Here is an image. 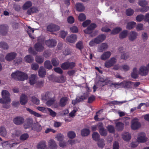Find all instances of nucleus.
<instances>
[{
  "label": "nucleus",
  "instance_id": "obj_54",
  "mask_svg": "<svg viewBox=\"0 0 149 149\" xmlns=\"http://www.w3.org/2000/svg\"><path fill=\"white\" fill-rule=\"evenodd\" d=\"M99 133L100 135L102 136H106L107 134V130L104 128L102 129L99 130Z\"/></svg>",
  "mask_w": 149,
  "mask_h": 149
},
{
  "label": "nucleus",
  "instance_id": "obj_46",
  "mask_svg": "<svg viewBox=\"0 0 149 149\" xmlns=\"http://www.w3.org/2000/svg\"><path fill=\"white\" fill-rule=\"evenodd\" d=\"M128 31L127 30L123 31L119 34V37L120 39H123L125 38L127 36Z\"/></svg>",
  "mask_w": 149,
  "mask_h": 149
},
{
  "label": "nucleus",
  "instance_id": "obj_64",
  "mask_svg": "<svg viewBox=\"0 0 149 149\" xmlns=\"http://www.w3.org/2000/svg\"><path fill=\"white\" fill-rule=\"evenodd\" d=\"M88 97V100L87 102L88 103H91L95 100V97L93 95H91L90 97L89 96Z\"/></svg>",
  "mask_w": 149,
  "mask_h": 149
},
{
  "label": "nucleus",
  "instance_id": "obj_55",
  "mask_svg": "<svg viewBox=\"0 0 149 149\" xmlns=\"http://www.w3.org/2000/svg\"><path fill=\"white\" fill-rule=\"evenodd\" d=\"M68 135L70 138L73 139L75 137L76 134L73 132L70 131L68 133Z\"/></svg>",
  "mask_w": 149,
  "mask_h": 149
},
{
  "label": "nucleus",
  "instance_id": "obj_20",
  "mask_svg": "<svg viewBox=\"0 0 149 149\" xmlns=\"http://www.w3.org/2000/svg\"><path fill=\"white\" fill-rule=\"evenodd\" d=\"M77 39V36L75 34H72L68 36L67 38V40L70 43L75 42Z\"/></svg>",
  "mask_w": 149,
  "mask_h": 149
},
{
  "label": "nucleus",
  "instance_id": "obj_49",
  "mask_svg": "<svg viewBox=\"0 0 149 149\" xmlns=\"http://www.w3.org/2000/svg\"><path fill=\"white\" fill-rule=\"evenodd\" d=\"M55 138L58 141H63L64 136L61 133H58L56 135Z\"/></svg>",
  "mask_w": 149,
  "mask_h": 149
},
{
  "label": "nucleus",
  "instance_id": "obj_36",
  "mask_svg": "<svg viewBox=\"0 0 149 149\" xmlns=\"http://www.w3.org/2000/svg\"><path fill=\"white\" fill-rule=\"evenodd\" d=\"M46 143L44 141L40 142L37 145L38 149H42L46 147Z\"/></svg>",
  "mask_w": 149,
  "mask_h": 149
},
{
  "label": "nucleus",
  "instance_id": "obj_63",
  "mask_svg": "<svg viewBox=\"0 0 149 149\" xmlns=\"http://www.w3.org/2000/svg\"><path fill=\"white\" fill-rule=\"evenodd\" d=\"M76 47L79 49H81L83 48V43L81 41H79L76 44Z\"/></svg>",
  "mask_w": 149,
  "mask_h": 149
},
{
  "label": "nucleus",
  "instance_id": "obj_17",
  "mask_svg": "<svg viewBox=\"0 0 149 149\" xmlns=\"http://www.w3.org/2000/svg\"><path fill=\"white\" fill-rule=\"evenodd\" d=\"M89 93L87 92L84 93L80 96L77 97L78 99V100L80 102L83 101L84 100L86 99L89 96Z\"/></svg>",
  "mask_w": 149,
  "mask_h": 149
},
{
  "label": "nucleus",
  "instance_id": "obj_2",
  "mask_svg": "<svg viewBox=\"0 0 149 149\" xmlns=\"http://www.w3.org/2000/svg\"><path fill=\"white\" fill-rule=\"evenodd\" d=\"M2 98L0 99V103H7L11 102V99L10 98V94L7 90L2 91L1 93Z\"/></svg>",
  "mask_w": 149,
  "mask_h": 149
},
{
  "label": "nucleus",
  "instance_id": "obj_12",
  "mask_svg": "<svg viewBox=\"0 0 149 149\" xmlns=\"http://www.w3.org/2000/svg\"><path fill=\"white\" fill-rule=\"evenodd\" d=\"M97 26L96 25L95 23L91 24L88 26L87 29L84 30V32L86 34H90L92 31V30L94 29Z\"/></svg>",
  "mask_w": 149,
  "mask_h": 149
},
{
  "label": "nucleus",
  "instance_id": "obj_23",
  "mask_svg": "<svg viewBox=\"0 0 149 149\" xmlns=\"http://www.w3.org/2000/svg\"><path fill=\"white\" fill-rule=\"evenodd\" d=\"M8 27L4 25L0 26V34L2 35L6 34L7 32Z\"/></svg>",
  "mask_w": 149,
  "mask_h": 149
},
{
  "label": "nucleus",
  "instance_id": "obj_7",
  "mask_svg": "<svg viewBox=\"0 0 149 149\" xmlns=\"http://www.w3.org/2000/svg\"><path fill=\"white\" fill-rule=\"evenodd\" d=\"M117 61L116 59L114 57L111 58L109 60L106 61L104 63L105 66L109 68L112 66Z\"/></svg>",
  "mask_w": 149,
  "mask_h": 149
},
{
  "label": "nucleus",
  "instance_id": "obj_39",
  "mask_svg": "<svg viewBox=\"0 0 149 149\" xmlns=\"http://www.w3.org/2000/svg\"><path fill=\"white\" fill-rule=\"evenodd\" d=\"M136 24V22H129L127 24L126 29L129 30L135 27Z\"/></svg>",
  "mask_w": 149,
  "mask_h": 149
},
{
  "label": "nucleus",
  "instance_id": "obj_34",
  "mask_svg": "<svg viewBox=\"0 0 149 149\" xmlns=\"http://www.w3.org/2000/svg\"><path fill=\"white\" fill-rule=\"evenodd\" d=\"M124 124L122 123L118 122L116 123V127L118 131L123 130L124 128Z\"/></svg>",
  "mask_w": 149,
  "mask_h": 149
},
{
  "label": "nucleus",
  "instance_id": "obj_41",
  "mask_svg": "<svg viewBox=\"0 0 149 149\" xmlns=\"http://www.w3.org/2000/svg\"><path fill=\"white\" fill-rule=\"evenodd\" d=\"M28 28L29 29L28 30H27V32L28 33L29 37L32 39H33L34 38V37L32 35V34L34 31V29L33 28H31L30 26H29Z\"/></svg>",
  "mask_w": 149,
  "mask_h": 149
},
{
  "label": "nucleus",
  "instance_id": "obj_3",
  "mask_svg": "<svg viewBox=\"0 0 149 149\" xmlns=\"http://www.w3.org/2000/svg\"><path fill=\"white\" fill-rule=\"evenodd\" d=\"M149 72V63L146 65H142L139 69V74L142 76H146L148 75Z\"/></svg>",
  "mask_w": 149,
  "mask_h": 149
},
{
  "label": "nucleus",
  "instance_id": "obj_50",
  "mask_svg": "<svg viewBox=\"0 0 149 149\" xmlns=\"http://www.w3.org/2000/svg\"><path fill=\"white\" fill-rule=\"evenodd\" d=\"M92 136L94 140L97 141L99 140L100 136L97 132H95L92 134Z\"/></svg>",
  "mask_w": 149,
  "mask_h": 149
},
{
  "label": "nucleus",
  "instance_id": "obj_1",
  "mask_svg": "<svg viewBox=\"0 0 149 149\" xmlns=\"http://www.w3.org/2000/svg\"><path fill=\"white\" fill-rule=\"evenodd\" d=\"M11 76L13 79L19 81H23L27 79L28 77L26 74L18 71L13 73Z\"/></svg>",
  "mask_w": 149,
  "mask_h": 149
},
{
  "label": "nucleus",
  "instance_id": "obj_51",
  "mask_svg": "<svg viewBox=\"0 0 149 149\" xmlns=\"http://www.w3.org/2000/svg\"><path fill=\"white\" fill-rule=\"evenodd\" d=\"M55 101V99L53 98H52L50 99H49L46 103V104L49 107L53 104Z\"/></svg>",
  "mask_w": 149,
  "mask_h": 149
},
{
  "label": "nucleus",
  "instance_id": "obj_38",
  "mask_svg": "<svg viewBox=\"0 0 149 149\" xmlns=\"http://www.w3.org/2000/svg\"><path fill=\"white\" fill-rule=\"evenodd\" d=\"M43 57L41 56H36L35 57V61L38 63H42L44 61Z\"/></svg>",
  "mask_w": 149,
  "mask_h": 149
},
{
  "label": "nucleus",
  "instance_id": "obj_62",
  "mask_svg": "<svg viewBox=\"0 0 149 149\" xmlns=\"http://www.w3.org/2000/svg\"><path fill=\"white\" fill-rule=\"evenodd\" d=\"M126 14L128 16H131L134 13V10L132 9H128L126 10Z\"/></svg>",
  "mask_w": 149,
  "mask_h": 149
},
{
  "label": "nucleus",
  "instance_id": "obj_22",
  "mask_svg": "<svg viewBox=\"0 0 149 149\" xmlns=\"http://www.w3.org/2000/svg\"><path fill=\"white\" fill-rule=\"evenodd\" d=\"M111 55L109 51H107L103 53L100 56L101 59L102 60H105L109 58Z\"/></svg>",
  "mask_w": 149,
  "mask_h": 149
},
{
  "label": "nucleus",
  "instance_id": "obj_35",
  "mask_svg": "<svg viewBox=\"0 0 149 149\" xmlns=\"http://www.w3.org/2000/svg\"><path fill=\"white\" fill-rule=\"evenodd\" d=\"M32 130L37 131L40 132L42 129V127L41 125L37 123L35 124L32 128Z\"/></svg>",
  "mask_w": 149,
  "mask_h": 149
},
{
  "label": "nucleus",
  "instance_id": "obj_42",
  "mask_svg": "<svg viewBox=\"0 0 149 149\" xmlns=\"http://www.w3.org/2000/svg\"><path fill=\"white\" fill-rule=\"evenodd\" d=\"M129 57V54L128 53L124 52H122L121 54L120 58L121 59L125 60Z\"/></svg>",
  "mask_w": 149,
  "mask_h": 149
},
{
  "label": "nucleus",
  "instance_id": "obj_9",
  "mask_svg": "<svg viewBox=\"0 0 149 149\" xmlns=\"http://www.w3.org/2000/svg\"><path fill=\"white\" fill-rule=\"evenodd\" d=\"M47 30L53 32L58 30L60 29L59 26L54 24H51L48 25L47 28Z\"/></svg>",
  "mask_w": 149,
  "mask_h": 149
},
{
  "label": "nucleus",
  "instance_id": "obj_26",
  "mask_svg": "<svg viewBox=\"0 0 149 149\" xmlns=\"http://www.w3.org/2000/svg\"><path fill=\"white\" fill-rule=\"evenodd\" d=\"M139 72H138L137 68L136 67L134 68L131 73V77L134 79H137L139 77Z\"/></svg>",
  "mask_w": 149,
  "mask_h": 149
},
{
  "label": "nucleus",
  "instance_id": "obj_4",
  "mask_svg": "<svg viewBox=\"0 0 149 149\" xmlns=\"http://www.w3.org/2000/svg\"><path fill=\"white\" fill-rule=\"evenodd\" d=\"M75 66V63L74 62H66L62 64L61 68L64 70L72 69Z\"/></svg>",
  "mask_w": 149,
  "mask_h": 149
},
{
  "label": "nucleus",
  "instance_id": "obj_14",
  "mask_svg": "<svg viewBox=\"0 0 149 149\" xmlns=\"http://www.w3.org/2000/svg\"><path fill=\"white\" fill-rule=\"evenodd\" d=\"M19 102L22 105H25L28 102V98L27 96L24 94H22L20 98Z\"/></svg>",
  "mask_w": 149,
  "mask_h": 149
},
{
  "label": "nucleus",
  "instance_id": "obj_44",
  "mask_svg": "<svg viewBox=\"0 0 149 149\" xmlns=\"http://www.w3.org/2000/svg\"><path fill=\"white\" fill-rule=\"evenodd\" d=\"M81 133L83 136H87L90 134V131L88 129H84L81 130Z\"/></svg>",
  "mask_w": 149,
  "mask_h": 149
},
{
  "label": "nucleus",
  "instance_id": "obj_28",
  "mask_svg": "<svg viewBox=\"0 0 149 149\" xmlns=\"http://www.w3.org/2000/svg\"><path fill=\"white\" fill-rule=\"evenodd\" d=\"M68 99L66 97H63L60 100L59 105L61 107H63L65 106L67 104Z\"/></svg>",
  "mask_w": 149,
  "mask_h": 149
},
{
  "label": "nucleus",
  "instance_id": "obj_59",
  "mask_svg": "<svg viewBox=\"0 0 149 149\" xmlns=\"http://www.w3.org/2000/svg\"><path fill=\"white\" fill-rule=\"evenodd\" d=\"M76 71V70H70L67 72V74L69 76H73L75 75Z\"/></svg>",
  "mask_w": 149,
  "mask_h": 149
},
{
  "label": "nucleus",
  "instance_id": "obj_60",
  "mask_svg": "<svg viewBox=\"0 0 149 149\" xmlns=\"http://www.w3.org/2000/svg\"><path fill=\"white\" fill-rule=\"evenodd\" d=\"M107 128L109 132L110 133H113L114 132L115 129L114 127L111 125H109Z\"/></svg>",
  "mask_w": 149,
  "mask_h": 149
},
{
  "label": "nucleus",
  "instance_id": "obj_24",
  "mask_svg": "<svg viewBox=\"0 0 149 149\" xmlns=\"http://www.w3.org/2000/svg\"><path fill=\"white\" fill-rule=\"evenodd\" d=\"M46 74V70L42 66L40 67L38 70V75L41 77H44Z\"/></svg>",
  "mask_w": 149,
  "mask_h": 149
},
{
  "label": "nucleus",
  "instance_id": "obj_61",
  "mask_svg": "<svg viewBox=\"0 0 149 149\" xmlns=\"http://www.w3.org/2000/svg\"><path fill=\"white\" fill-rule=\"evenodd\" d=\"M29 137V135L27 134H24L22 135L20 137V139L21 140H25L27 139Z\"/></svg>",
  "mask_w": 149,
  "mask_h": 149
},
{
  "label": "nucleus",
  "instance_id": "obj_45",
  "mask_svg": "<svg viewBox=\"0 0 149 149\" xmlns=\"http://www.w3.org/2000/svg\"><path fill=\"white\" fill-rule=\"evenodd\" d=\"M122 30V29L120 27H116L114 28L111 32V34H116L118 33Z\"/></svg>",
  "mask_w": 149,
  "mask_h": 149
},
{
  "label": "nucleus",
  "instance_id": "obj_29",
  "mask_svg": "<svg viewBox=\"0 0 149 149\" xmlns=\"http://www.w3.org/2000/svg\"><path fill=\"white\" fill-rule=\"evenodd\" d=\"M123 139L126 141H129L131 138V135L128 132H124L122 134Z\"/></svg>",
  "mask_w": 149,
  "mask_h": 149
},
{
  "label": "nucleus",
  "instance_id": "obj_58",
  "mask_svg": "<svg viewBox=\"0 0 149 149\" xmlns=\"http://www.w3.org/2000/svg\"><path fill=\"white\" fill-rule=\"evenodd\" d=\"M130 67L127 65H123L121 66V69H122L125 71H127L130 70Z\"/></svg>",
  "mask_w": 149,
  "mask_h": 149
},
{
  "label": "nucleus",
  "instance_id": "obj_47",
  "mask_svg": "<svg viewBox=\"0 0 149 149\" xmlns=\"http://www.w3.org/2000/svg\"><path fill=\"white\" fill-rule=\"evenodd\" d=\"M50 97V93L49 92H47L44 95L42 96V100H47L49 99Z\"/></svg>",
  "mask_w": 149,
  "mask_h": 149
},
{
  "label": "nucleus",
  "instance_id": "obj_56",
  "mask_svg": "<svg viewBox=\"0 0 149 149\" xmlns=\"http://www.w3.org/2000/svg\"><path fill=\"white\" fill-rule=\"evenodd\" d=\"M31 69L34 70H37L39 68V65L36 63H32L31 65Z\"/></svg>",
  "mask_w": 149,
  "mask_h": 149
},
{
  "label": "nucleus",
  "instance_id": "obj_40",
  "mask_svg": "<svg viewBox=\"0 0 149 149\" xmlns=\"http://www.w3.org/2000/svg\"><path fill=\"white\" fill-rule=\"evenodd\" d=\"M44 66L45 68L48 69H50L52 68V66L51 63L50 61L47 60L44 63Z\"/></svg>",
  "mask_w": 149,
  "mask_h": 149
},
{
  "label": "nucleus",
  "instance_id": "obj_37",
  "mask_svg": "<svg viewBox=\"0 0 149 149\" xmlns=\"http://www.w3.org/2000/svg\"><path fill=\"white\" fill-rule=\"evenodd\" d=\"M24 60L27 62L31 63L34 60L33 58L30 55H27L24 58Z\"/></svg>",
  "mask_w": 149,
  "mask_h": 149
},
{
  "label": "nucleus",
  "instance_id": "obj_8",
  "mask_svg": "<svg viewBox=\"0 0 149 149\" xmlns=\"http://www.w3.org/2000/svg\"><path fill=\"white\" fill-rule=\"evenodd\" d=\"M147 138L146 137V134L143 132L139 134L137 139V141L139 142L144 143L147 141Z\"/></svg>",
  "mask_w": 149,
  "mask_h": 149
},
{
  "label": "nucleus",
  "instance_id": "obj_21",
  "mask_svg": "<svg viewBox=\"0 0 149 149\" xmlns=\"http://www.w3.org/2000/svg\"><path fill=\"white\" fill-rule=\"evenodd\" d=\"M16 55L17 54L15 53H10L6 55L5 58L7 61H10L14 59L16 57Z\"/></svg>",
  "mask_w": 149,
  "mask_h": 149
},
{
  "label": "nucleus",
  "instance_id": "obj_25",
  "mask_svg": "<svg viewBox=\"0 0 149 149\" xmlns=\"http://www.w3.org/2000/svg\"><path fill=\"white\" fill-rule=\"evenodd\" d=\"M37 80L36 75L35 74H32L29 78V83L31 85L35 84Z\"/></svg>",
  "mask_w": 149,
  "mask_h": 149
},
{
  "label": "nucleus",
  "instance_id": "obj_52",
  "mask_svg": "<svg viewBox=\"0 0 149 149\" xmlns=\"http://www.w3.org/2000/svg\"><path fill=\"white\" fill-rule=\"evenodd\" d=\"M78 18L79 21H83L86 19V16L84 14L81 13L79 15Z\"/></svg>",
  "mask_w": 149,
  "mask_h": 149
},
{
  "label": "nucleus",
  "instance_id": "obj_48",
  "mask_svg": "<svg viewBox=\"0 0 149 149\" xmlns=\"http://www.w3.org/2000/svg\"><path fill=\"white\" fill-rule=\"evenodd\" d=\"M0 47L4 50H6L8 48V46L5 42H0Z\"/></svg>",
  "mask_w": 149,
  "mask_h": 149
},
{
  "label": "nucleus",
  "instance_id": "obj_5",
  "mask_svg": "<svg viewBox=\"0 0 149 149\" xmlns=\"http://www.w3.org/2000/svg\"><path fill=\"white\" fill-rule=\"evenodd\" d=\"M131 128L134 130H136L141 126V124L139 122L138 119L137 118H134L131 121Z\"/></svg>",
  "mask_w": 149,
  "mask_h": 149
},
{
  "label": "nucleus",
  "instance_id": "obj_33",
  "mask_svg": "<svg viewBox=\"0 0 149 149\" xmlns=\"http://www.w3.org/2000/svg\"><path fill=\"white\" fill-rule=\"evenodd\" d=\"M26 110L29 111L30 113L36 117H41V115L40 114L36 112L29 108H26Z\"/></svg>",
  "mask_w": 149,
  "mask_h": 149
},
{
  "label": "nucleus",
  "instance_id": "obj_31",
  "mask_svg": "<svg viewBox=\"0 0 149 149\" xmlns=\"http://www.w3.org/2000/svg\"><path fill=\"white\" fill-rule=\"evenodd\" d=\"M38 11V10L37 7H33L29 8L27 12V13L29 15H31L32 13H37Z\"/></svg>",
  "mask_w": 149,
  "mask_h": 149
},
{
  "label": "nucleus",
  "instance_id": "obj_6",
  "mask_svg": "<svg viewBox=\"0 0 149 149\" xmlns=\"http://www.w3.org/2000/svg\"><path fill=\"white\" fill-rule=\"evenodd\" d=\"M38 41V42L35 45V49L37 52H42L45 49L43 45L44 42L42 41H40L39 39Z\"/></svg>",
  "mask_w": 149,
  "mask_h": 149
},
{
  "label": "nucleus",
  "instance_id": "obj_57",
  "mask_svg": "<svg viewBox=\"0 0 149 149\" xmlns=\"http://www.w3.org/2000/svg\"><path fill=\"white\" fill-rule=\"evenodd\" d=\"M52 63L54 66H57L59 64V61L58 60L55 59L53 58L52 60Z\"/></svg>",
  "mask_w": 149,
  "mask_h": 149
},
{
  "label": "nucleus",
  "instance_id": "obj_53",
  "mask_svg": "<svg viewBox=\"0 0 149 149\" xmlns=\"http://www.w3.org/2000/svg\"><path fill=\"white\" fill-rule=\"evenodd\" d=\"M97 145L100 148H102L105 145L104 143V141L103 139H101V140L98 141L97 143Z\"/></svg>",
  "mask_w": 149,
  "mask_h": 149
},
{
  "label": "nucleus",
  "instance_id": "obj_13",
  "mask_svg": "<svg viewBox=\"0 0 149 149\" xmlns=\"http://www.w3.org/2000/svg\"><path fill=\"white\" fill-rule=\"evenodd\" d=\"M49 146L50 149H56L57 145L55 141L52 139H50L48 142Z\"/></svg>",
  "mask_w": 149,
  "mask_h": 149
},
{
  "label": "nucleus",
  "instance_id": "obj_32",
  "mask_svg": "<svg viewBox=\"0 0 149 149\" xmlns=\"http://www.w3.org/2000/svg\"><path fill=\"white\" fill-rule=\"evenodd\" d=\"M7 132L6 128L3 126L0 127V135L3 137L6 136Z\"/></svg>",
  "mask_w": 149,
  "mask_h": 149
},
{
  "label": "nucleus",
  "instance_id": "obj_27",
  "mask_svg": "<svg viewBox=\"0 0 149 149\" xmlns=\"http://www.w3.org/2000/svg\"><path fill=\"white\" fill-rule=\"evenodd\" d=\"M33 123V120L31 118H28L26 120V123L24 125V127L26 129L31 126Z\"/></svg>",
  "mask_w": 149,
  "mask_h": 149
},
{
  "label": "nucleus",
  "instance_id": "obj_16",
  "mask_svg": "<svg viewBox=\"0 0 149 149\" xmlns=\"http://www.w3.org/2000/svg\"><path fill=\"white\" fill-rule=\"evenodd\" d=\"M108 47L107 44L103 43L100 45L98 48V51L100 52H102L104 51L107 49Z\"/></svg>",
  "mask_w": 149,
  "mask_h": 149
},
{
  "label": "nucleus",
  "instance_id": "obj_18",
  "mask_svg": "<svg viewBox=\"0 0 149 149\" xmlns=\"http://www.w3.org/2000/svg\"><path fill=\"white\" fill-rule=\"evenodd\" d=\"M45 44L47 46L49 47H52L56 45V42L55 40L53 39H51L46 41Z\"/></svg>",
  "mask_w": 149,
  "mask_h": 149
},
{
  "label": "nucleus",
  "instance_id": "obj_19",
  "mask_svg": "<svg viewBox=\"0 0 149 149\" xmlns=\"http://www.w3.org/2000/svg\"><path fill=\"white\" fill-rule=\"evenodd\" d=\"M106 38V36L104 35L101 34L95 38L96 44H98L103 42Z\"/></svg>",
  "mask_w": 149,
  "mask_h": 149
},
{
  "label": "nucleus",
  "instance_id": "obj_11",
  "mask_svg": "<svg viewBox=\"0 0 149 149\" xmlns=\"http://www.w3.org/2000/svg\"><path fill=\"white\" fill-rule=\"evenodd\" d=\"M24 118L20 116L16 117L13 119L14 123L17 125H21L24 123Z\"/></svg>",
  "mask_w": 149,
  "mask_h": 149
},
{
  "label": "nucleus",
  "instance_id": "obj_15",
  "mask_svg": "<svg viewBox=\"0 0 149 149\" xmlns=\"http://www.w3.org/2000/svg\"><path fill=\"white\" fill-rule=\"evenodd\" d=\"M131 81H124L120 83V87L122 88H129L131 86Z\"/></svg>",
  "mask_w": 149,
  "mask_h": 149
},
{
  "label": "nucleus",
  "instance_id": "obj_10",
  "mask_svg": "<svg viewBox=\"0 0 149 149\" xmlns=\"http://www.w3.org/2000/svg\"><path fill=\"white\" fill-rule=\"evenodd\" d=\"M138 34L134 31H132L130 32L128 35V38L131 41H134L137 38Z\"/></svg>",
  "mask_w": 149,
  "mask_h": 149
},
{
  "label": "nucleus",
  "instance_id": "obj_43",
  "mask_svg": "<svg viewBox=\"0 0 149 149\" xmlns=\"http://www.w3.org/2000/svg\"><path fill=\"white\" fill-rule=\"evenodd\" d=\"M32 3L29 1L26 2L23 6L22 8L24 10H26L32 6Z\"/></svg>",
  "mask_w": 149,
  "mask_h": 149
},
{
  "label": "nucleus",
  "instance_id": "obj_30",
  "mask_svg": "<svg viewBox=\"0 0 149 149\" xmlns=\"http://www.w3.org/2000/svg\"><path fill=\"white\" fill-rule=\"evenodd\" d=\"M77 10L79 11H82L85 9V8L83 4L81 3H78L76 4Z\"/></svg>",
  "mask_w": 149,
  "mask_h": 149
}]
</instances>
